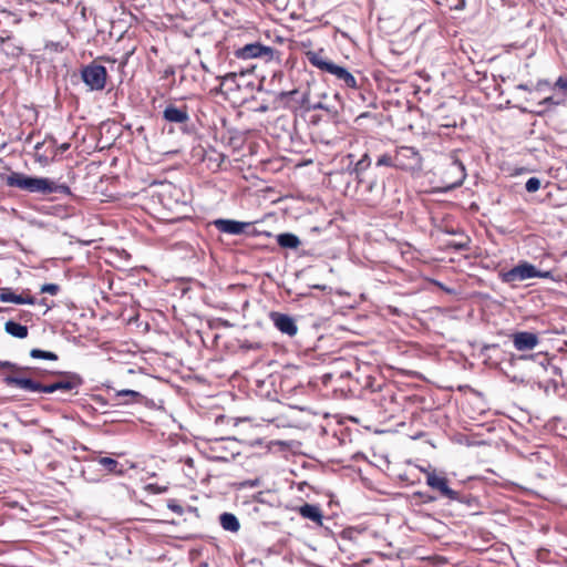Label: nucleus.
Returning a JSON list of instances; mask_svg holds the SVG:
<instances>
[{
  "label": "nucleus",
  "mask_w": 567,
  "mask_h": 567,
  "mask_svg": "<svg viewBox=\"0 0 567 567\" xmlns=\"http://www.w3.org/2000/svg\"><path fill=\"white\" fill-rule=\"evenodd\" d=\"M56 154V143L52 137H47L41 142H37L33 146L32 156L41 166H45L51 163L55 158Z\"/></svg>",
  "instance_id": "obj_9"
},
{
  "label": "nucleus",
  "mask_w": 567,
  "mask_h": 567,
  "mask_svg": "<svg viewBox=\"0 0 567 567\" xmlns=\"http://www.w3.org/2000/svg\"><path fill=\"white\" fill-rule=\"evenodd\" d=\"M375 197H368L367 200L370 203V204H374L375 203Z\"/></svg>",
  "instance_id": "obj_45"
},
{
  "label": "nucleus",
  "mask_w": 567,
  "mask_h": 567,
  "mask_svg": "<svg viewBox=\"0 0 567 567\" xmlns=\"http://www.w3.org/2000/svg\"><path fill=\"white\" fill-rule=\"evenodd\" d=\"M30 357L33 359H43L50 361H56L59 359L56 353L41 349H32L30 351Z\"/></svg>",
  "instance_id": "obj_28"
},
{
  "label": "nucleus",
  "mask_w": 567,
  "mask_h": 567,
  "mask_svg": "<svg viewBox=\"0 0 567 567\" xmlns=\"http://www.w3.org/2000/svg\"><path fill=\"white\" fill-rule=\"evenodd\" d=\"M319 109V107H322L321 104H317V105H307V109Z\"/></svg>",
  "instance_id": "obj_46"
},
{
  "label": "nucleus",
  "mask_w": 567,
  "mask_h": 567,
  "mask_svg": "<svg viewBox=\"0 0 567 567\" xmlns=\"http://www.w3.org/2000/svg\"><path fill=\"white\" fill-rule=\"evenodd\" d=\"M259 110H260V111H262V112H265V111H267V110H268V107H267V106H260V107H259Z\"/></svg>",
  "instance_id": "obj_48"
},
{
  "label": "nucleus",
  "mask_w": 567,
  "mask_h": 567,
  "mask_svg": "<svg viewBox=\"0 0 567 567\" xmlns=\"http://www.w3.org/2000/svg\"><path fill=\"white\" fill-rule=\"evenodd\" d=\"M224 419V415H219L217 419H216V423H218L220 420Z\"/></svg>",
  "instance_id": "obj_49"
},
{
  "label": "nucleus",
  "mask_w": 567,
  "mask_h": 567,
  "mask_svg": "<svg viewBox=\"0 0 567 567\" xmlns=\"http://www.w3.org/2000/svg\"><path fill=\"white\" fill-rule=\"evenodd\" d=\"M3 382L8 386H16L29 392H42L45 393L47 384H42L30 378H20L17 375H7L3 378Z\"/></svg>",
  "instance_id": "obj_11"
},
{
  "label": "nucleus",
  "mask_w": 567,
  "mask_h": 567,
  "mask_svg": "<svg viewBox=\"0 0 567 567\" xmlns=\"http://www.w3.org/2000/svg\"><path fill=\"white\" fill-rule=\"evenodd\" d=\"M375 165L395 168L394 153L393 154L385 153V154L380 155L377 159Z\"/></svg>",
  "instance_id": "obj_31"
},
{
  "label": "nucleus",
  "mask_w": 567,
  "mask_h": 567,
  "mask_svg": "<svg viewBox=\"0 0 567 567\" xmlns=\"http://www.w3.org/2000/svg\"><path fill=\"white\" fill-rule=\"evenodd\" d=\"M95 462L110 474L122 475L124 473L123 465L115 458L101 456L95 458Z\"/></svg>",
  "instance_id": "obj_22"
},
{
  "label": "nucleus",
  "mask_w": 567,
  "mask_h": 567,
  "mask_svg": "<svg viewBox=\"0 0 567 567\" xmlns=\"http://www.w3.org/2000/svg\"><path fill=\"white\" fill-rule=\"evenodd\" d=\"M56 148H58V153H64L70 148V144L63 143L60 146H56Z\"/></svg>",
  "instance_id": "obj_40"
},
{
  "label": "nucleus",
  "mask_w": 567,
  "mask_h": 567,
  "mask_svg": "<svg viewBox=\"0 0 567 567\" xmlns=\"http://www.w3.org/2000/svg\"><path fill=\"white\" fill-rule=\"evenodd\" d=\"M167 507L178 515H183L184 513V508L178 504L176 499H169L167 503Z\"/></svg>",
  "instance_id": "obj_37"
},
{
  "label": "nucleus",
  "mask_w": 567,
  "mask_h": 567,
  "mask_svg": "<svg viewBox=\"0 0 567 567\" xmlns=\"http://www.w3.org/2000/svg\"><path fill=\"white\" fill-rule=\"evenodd\" d=\"M254 68L255 66H250L246 70H240L238 72L233 71V72L225 74L224 76H220V87L225 89L226 92H231L235 89H238L239 85L236 83L237 75L239 74V75L244 76L245 74L251 72L254 70Z\"/></svg>",
  "instance_id": "obj_20"
},
{
  "label": "nucleus",
  "mask_w": 567,
  "mask_h": 567,
  "mask_svg": "<svg viewBox=\"0 0 567 567\" xmlns=\"http://www.w3.org/2000/svg\"><path fill=\"white\" fill-rule=\"evenodd\" d=\"M225 442H226L225 439H219V440L215 441L213 446H210V451L213 452L212 457L214 460L228 462L229 460H231L235 456L234 452L228 451L224 446Z\"/></svg>",
  "instance_id": "obj_21"
},
{
  "label": "nucleus",
  "mask_w": 567,
  "mask_h": 567,
  "mask_svg": "<svg viewBox=\"0 0 567 567\" xmlns=\"http://www.w3.org/2000/svg\"><path fill=\"white\" fill-rule=\"evenodd\" d=\"M60 291V286L56 284H44L40 288L41 293H49L52 296L58 295Z\"/></svg>",
  "instance_id": "obj_35"
},
{
  "label": "nucleus",
  "mask_w": 567,
  "mask_h": 567,
  "mask_svg": "<svg viewBox=\"0 0 567 567\" xmlns=\"http://www.w3.org/2000/svg\"><path fill=\"white\" fill-rule=\"evenodd\" d=\"M525 188L528 193H535L540 188V181L537 177H530L526 184Z\"/></svg>",
  "instance_id": "obj_36"
},
{
  "label": "nucleus",
  "mask_w": 567,
  "mask_h": 567,
  "mask_svg": "<svg viewBox=\"0 0 567 567\" xmlns=\"http://www.w3.org/2000/svg\"><path fill=\"white\" fill-rule=\"evenodd\" d=\"M220 526L231 533H237L240 529V523L238 518L231 513H223L219 516Z\"/></svg>",
  "instance_id": "obj_24"
},
{
  "label": "nucleus",
  "mask_w": 567,
  "mask_h": 567,
  "mask_svg": "<svg viewBox=\"0 0 567 567\" xmlns=\"http://www.w3.org/2000/svg\"><path fill=\"white\" fill-rule=\"evenodd\" d=\"M116 395L125 398L124 403L137 402L142 399V394L133 390H122Z\"/></svg>",
  "instance_id": "obj_30"
},
{
  "label": "nucleus",
  "mask_w": 567,
  "mask_h": 567,
  "mask_svg": "<svg viewBox=\"0 0 567 567\" xmlns=\"http://www.w3.org/2000/svg\"><path fill=\"white\" fill-rule=\"evenodd\" d=\"M465 177V167L463 163L457 158H452V161L445 166V168L442 172V181L446 189H452L461 186Z\"/></svg>",
  "instance_id": "obj_7"
},
{
  "label": "nucleus",
  "mask_w": 567,
  "mask_h": 567,
  "mask_svg": "<svg viewBox=\"0 0 567 567\" xmlns=\"http://www.w3.org/2000/svg\"><path fill=\"white\" fill-rule=\"evenodd\" d=\"M413 497L420 499L421 504H430L437 501V497L426 492H414Z\"/></svg>",
  "instance_id": "obj_33"
},
{
  "label": "nucleus",
  "mask_w": 567,
  "mask_h": 567,
  "mask_svg": "<svg viewBox=\"0 0 567 567\" xmlns=\"http://www.w3.org/2000/svg\"><path fill=\"white\" fill-rule=\"evenodd\" d=\"M9 39H10V37H8V38L0 37V45H2Z\"/></svg>",
  "instance_id": "obj_44"
},
{
  "label": "nucleus",
  "mask_w": 567,
  "mask_h": 567,
  "mask_svg": "<svg viewBox=\"0 0 567 567\" xmlns=\"http://www.w3.org/2000/svg\"><path fill=\"white\" fill-rule=\"evenodd\" d=\"M377 183L375 182H371L369 183V185L367 186L368 190L369 192H372L374 188H377Z\"/></svg>",
  "instance_id": "obj_42"
},
{
  "label": "nucleus",
  "mask_w": 567,
  "mask_h": 567,
  "mask_svg": "<svg viewBox=\"0 0 567 567\" xmlns=\"http://www.w3.org/2000/svg\"><path fill=\"white\" fill-rule=\"evenodd\" d=\"M53 374L59 375L61 379L51 384H47L45 393H53L58 390L64 392L75 390V393H78V389L83 384L82 377L75 372H53Z\"/></svg>",
  "instance_id": "obj_8"
},
{
  "label": "nucleus",
  "mask_w": 567,
  "mask_h": 567,
  "mask_svg": "<svg viewBox=\"0 0 567 567\" xmlns=\"http://www.w3.org/2000/svg\"><path fill=\"white\" fill-rule=\"evenodd\" d=\"M330 379H331V374H328V373H327V374H324V375L322 377V382H323L324 384H327V383H328V381H330Z\"/></svg>",
  "instance_id": "obj_43"
},
{
  "label": "nucleus",
  "mask_w": 567,
  "mask_h": 567,
  "mask_svg": "<svg viewBox=\"0 0 567 567\" xmlns=\"http://www.w3.org/2000/svg\"><path fill=\"white\" fill-rule=\"evenodd\" d=\"M329 74H332L344 87L348 89H358V82L352 73H350L346 68L337 65L333 63Z\"/></svg>",
  "instance_id": "obj_16"
},
{
  "label": "nucleus",
  "mask_w": 567,
  "mask_h": 567,
  "mask_svg": "<svg viewBox=\"0 0 567 567\" xmlns=\"http://www.w3.org/2000/svg\"><path fill=\"white\" fill-rule=\"evenodd\" d=\"M297 513L305 519L322 525L323 514L319 505L305 503L296 508Z\"/></svg>",
  "instance_id": "obj_18"
},
{
  "label": "nucleus",
  "mask_w": 567,
  "mask_h": 567,
  "mask_svg": "<svg viewBox=\"0 0 567 567\" xmlns=\"http://www.w3.org/2000/svg\"><path fill=\"white\" fill-rule=\"evenodd\" d=\"M546 85H549V83L547 81H538L535 86H529L527 84H518L516 86V89L533 92V91H542L543 86H546Z\"/></svg>",
  "instance_id": "obj_34"
},
{
  "label": "nucleus",
  "mask_w": 567,
  "mask_h": 567,
  "mask_svg": "<svg viewBox=\"0 0 567 567\" xmlns=\"http://www.w3.org/2000/svg\"><path fill=\"white\" fill-rule=\"evenodd\" d=\"M4 331L12 337L24 339L28 337L29 330L27 326L20 324L13 320H8L4 323Z\"/></svg>",
  "instance_id": "obj_23"
},
{
  "label": "nucleus",
  "mask_w": 567,
  "mask_h": 567,
  "mask_svg": "<svg viewBox=\"0 0 567 567\" xmlns=\"http://www.w3.org/2000/svg\"><path fill=\"white\" fill-rule=\"evenodd\" d=\"M565 103L561 96L550 95L538 101L535 109H523L524 112H529L538 116H544L546 113L551 112L556 106Z\"/></svg>",
  "instance_id": "obj_15"
},
{
  "label": "nucleus",
  "mask_w": 567,
  "mask_h": 567,
  "mask_svg": "<svg viewBox=\"0 0 567 567\" xmlns=\"http://www.w3.org/2000/svg\"><path fill=\"white\" fill-rule=\"evenodd\" d=\"M237 59L248 60L255 58H264L266 61L277 60L280 62V53L271 47L262 45L258 42L246 44L234 51Z\"/></svg>",
  "instance_id": "obj_6"
},
{
  "label": "nucleus",
  "mask_w": 567,
  "mask_h": 567,
  "mask_svg": "<svg viewBox=\"0 0 567 567\" xmlns=\"http://www.w3.org/2000/svg\"><path fill=\"white\" fill-rule=\"evenodd\" d=\"M100 59H101V60H104V61H106V62H111V61H112L110 58H105V56H102V58H100Z\"/></svg>",
  "instance_id": "obj_47"
},
{
  "label": "nucleus",
  "mask_w": 567,
  "mask_h": 567,
  "mask_svg": "<svg viewBox=\"0 0 567 567\" xmlns=\"http://www.w3.org/2000/svg\"><path fill=\"white\" fill-rule=\"evenodd\" d=\"M305 54L309 63L322 72L328 73L333 65V62L324 56L322 49L318 51H307Z\"/></svg>",
  "instance_id": "obj_19"
},
{
  "label": "nucleus",
  "mask_w": 567,
  "mask_h": 567,
  "mask_svg": "<svg viewBox=\"0 0 567 567\" xmlns=\"http://www.w3.org/2000/svg\"><path fill=\"white\" fill-rule=\"evenodd\" d=\"M425 475V483L437 499H444L447 504L463 506L468 515L480 513L481 502L462 484H453L444 471L436 468H421Z\"/></svg>",
  "instance_id": "obj_1"
},
{
  "label": "nucleus",
  "mask_w": 567,
  "mask_h": 567,
  "mask_svg": "<svg viewBox=\"0 0 567 567\" xmlns=\"http://www.w3.org/2000/svg\"><path fill=\"white\" fill-rule=\"evenodd\" d=\"M451 246L454 247L457 250L466 248V244L465 243H455V244H452Z\"/></svg>",
  "instance_id": "obj_41"
},
{
  "label": "nucleus",
  "mask_w": 567,
  "mask_h": 567,
  "mask_svg": "<svg viewBox=\"0 0 567 567\" xmlns=\"http://www.w3.org/2000/svg\"><path fill=\"white\" fill-rule=\"evenodd\" d=\"M0 301L17 305H34L35 298L31 295H16L11 288H0Z\"/></svg>",
  "instance_id": "obj_17"
},
{
  "label": "nucleus",
  "mask_w": 567,
  "mask_h": 567,
  "mask_svg": "<svg viewBox=\"0 0 567 567\" xmlns=\"http://www.w3.org/2000/svg\"><path fill=\"white\" fill-rule=\"evenodd\" d=\"M0 369H8L14 373L29 371L30 373H32L37 377H44V374L47 373V371H44L40 368H23V367H19L16 363L10 362V361H0Z\"/></svg>",
  "instance_id": "obj_25"
},
{
  "label": "nucleus",
  "mask_w": 567,
  "mask_h": 567,
  "mask_svg": "<svg viewBox=\"0 0 567 567\" xmlns=\"http://www.w3.org/2000/svg\"><path fill=\"white\" fill-rule=\"evenodd\" d=\"M135 51V48L131 49L130 51H127L124 56H123V60L121 61V66H125L130 60V58L133 55Z\"/></svg>",
  "instance_id": "obj_38"
},
{
  "label": "nucleus",
  "mask_w": 567,
  "mask_h": 567,
  "mask_svg": "<svg viewBox=\"0 0 567 567\" xmlns=\"http://www.w3.org/2000/svg\"><path fill=\"white\" fill-rule=\"evenodd\" d=\"M163 118L169 123L185 124L189 121L188 106L168 104L163 112Z\"/></svg>",
  "instance_id": "obj_13"
},
{
  "label": "nucleus",
  "mask_w": 567,
  "mask_h": 567,
  "mask_svg": "<svg viewBox=\"0 0 567 567\" xmlns=\"http://www.w3.org/2000/svg\"><path fill=\"white\" fill-rule=\"evenodd\" d=\"M41 305H47L44 298L41 300Z\"/></svg>",
  "instance_id": "obj_50"
},
{
  "label": "nucleus",
  "mask_w": 567,
  "mask_h": 567,
  "mask_svg": "<svg viewBox=\"0 0 567 567\" xmlns=\"http://www.w3.org/2000/svg\"><path fill=\"white\" fill-rule=\"evenodd\" d=\"M553 90H559L561 97L567 99V76H559L553 85Z\"/></svg>",
  "instance_id": "obj_32"
},
{
  "label": "nucleus",
  "mask_w": 567,
  "mask_h": 567,
  "mask_svg": "<svg viewBox=\"0 0 567 567\" xmlns=\"http://www.w3.org/2000/svg\"><path fill=\"white\" fill-rule=\"evenodd\" d=\"M298 93V90H291V91H284L279 94V99L280 100H285L287 99L288 96L290 95H293V94H297Z\"/></svg>",
  "instance_id": "obj_39"
},
{
  "label": "nucleus",
  "mask_w": 567,
  "mask_h": 567,
  "mask_svg": "<svg viewBox=\"0 0 567 567\" xmlns=\"http://www.w3.org/2000/svg\"><path fill=\"white\" fill-rule=\"evenodd\" d=\"M277 243L282 248L297 249L300 246V239L290 233L279 234L277 236Z\"/></svg>",
  "instance_id": "obj_26"
},
{
  "label": "nucleus",
  "mask_w": 567,
  "mask_h": 567,
  "mask_svg": "<svg viewBox=\"0 0 567 567\" xmlns=\"http://www.w3.org/2000/svg\"><path fill=\"white\" fill-rule=\"evenodd\" d=\"M395 169L410 174L422 169L423 158L420 152L412 146H399L394 150Z\"/></svg>",
  "instance_id": "obj_4"
},
{
  "label": "nucleus",
  "mask_w": 567,
  "mask_h": 567,
  "mask_svg": "<svg viewBox=\"0 0 567 567\" xmlns=\"http://www.w3.org/2000/svg\"><path fill=\"white\" fill-rule=\"evenodd\" d=\"M269 318L274 326L281 332L289 337H293L298 332V327L292 317L278 311H271Z\"/></svg>",
  "instance_id": "obj_10"
},
{
  "label": "nucleus",
  "mask_w": 567,
  "mask_h": 567,
  "mask_svg": "<svg viewBox=\"0 0 567 567\" xmlns=\"http://www.w3.org/2000/svg\"><path fill=\"white\" fill-rule=\"evenodd\" d=\"M511 339L517 351L533 350L539 343L538 336L529 331L515 332L511 336Z\"/></svg>",
  "instance_id": "obj_12"
},
{
  "label": "nucleus",
  "mask_w": 567,
  "mask_h": 567,
  "mask_svg": "<svg viewBox=\"0 0 567 567\" xmlns=\"http://www.w3.org/2000/svg\"><path fill=\"white\" fill-rule=\"evenodd\" d=\"M383 385H385V383L383 381L377 380V378H374L372 375H365L364 383L362 386H363V389L370 390L371 392H378V391H382Z\"/></svg>",
  "instance_id": "obj_27"
},
{
  "label": "nucleus",
  "mask_w": 567,
  "mask_h": 567,
  "mask_svg": "<svg viewBox=\"0 0 567 567\" xmlns=\"http://www.w3.org/2000/svg\"><path fill=\"white\" fill-rule=\"evenodd\" d=\"M214 227L220 233L230 235H240L245 233L246 228L249 227V223L238 221L234 219H215L213 223Z\"/></svg>",
  "instance_id": "obj_14"
},
{
  "label": "nucleus",
  "mask_w": 567,
  "mask_h": 567,
  "mask_svg": "<svg viewBox=\"0 0 567 567\" xmlns=\"http://www.w3.org/2000/svg\"><path fill=\"white\" fill-rule=\"evenodd\" d=\"M501 280L514 285L532 278H550V271H540L527 261H519L515 267L499 274Z\"/></svg>",
  "instance_id": "obj_3"
},
{
  "label": "nucleus",
  "mask_w": 567,
  "mask_h": 567,
  "mask_svg": "<svg viewBox=\"0 0 567 567\" xmlns=\"http://www.w3.org/2000/svg\"><path fill=\"white\" fill-rule=\"evenodd\" d=\"M81 79L91 91H102L106 86L107 71L103 65L93 61L82 68Z\"/></svg>",
  "instance_id": "obj_5"
},
{
  "label": "nucleus",
  "mask_w": 567,
  "mask_h": 567,
  "mask_svg": "<svg viewBox=\"0 0 567 567\" xmlns=\"http://www.w3.org/2000/svg\"><path fill=\"white\" fill-rule=\"evenodd\" d=\"M370 165H371L370 156L368 153H364L362 155V157L355 163L353 171L355 174L359 175L360 173L367 171L370 167Z\"/></svg>",
  "instance_id": "obj_29"
},
{
  "label": "nucleus",
  "mask_w": 567,
  "mask_h": 567,
  "mask_svg": "<svg viewBox=\"0 0 567 567\" xmlns=\"http://www.w3.org/2000/svg\"><path fill=\"white\" fill-rule=\"evenodd\" d=\"M9 187H17L29 193L50 195L53 193L70 195L71 189L65 184H56L47 177H33L23 173L12 172L6 177Z\"/></svg>",
  "instance_id": "obj_2"
}]
</instances>
